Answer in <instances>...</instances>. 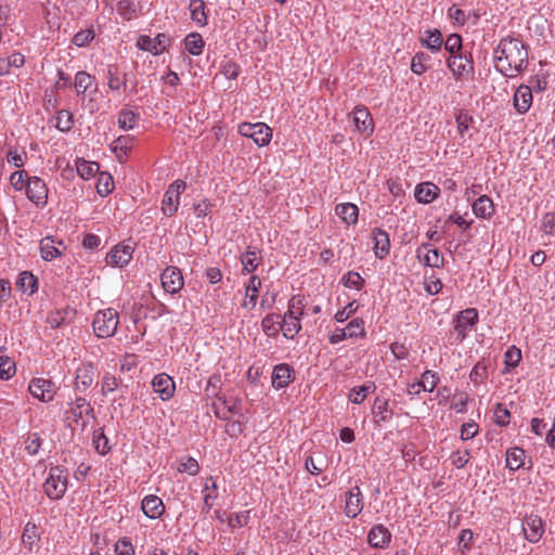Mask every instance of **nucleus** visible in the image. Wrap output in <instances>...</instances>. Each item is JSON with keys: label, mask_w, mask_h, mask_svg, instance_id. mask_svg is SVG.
<instances>
[{"label": "nucleus", "mask_w": 555, "mask_h": 555, "mask_svg": "<svg viewBox=\"0 0 555 555\" xmlns=\"http://www.w3.org/2000/svg\"><path fill=\"white\" fill-rule=\"evenodd\" d=\"M114 189L113 177L108 172H100L96 182V192L101 196H107Z\"/></svg>", "instance_id": "nucleus-48"}, {"label": "nucleus", "mask_w": 555, "mask_h": 555, "mask_svg": "<svg viewBox=\"0 0 555 555\" xmlns=\"http://www.w3.org/2000/svg\"><path fill=\"white\" fill-rule=\"evenodd\" d=\"M352 121L358 131L365 134L366 137L372 134L374 129L373 119L366 107H356L352 113Z\"/></svg>", "instance_id": "nucleus-22"}, {"label": "nucleus", "mask_w": 555, "mask_h": 555, "mask_svg": "<svg viewBox=\"0 0 555 555\" xmlns=\"http://www.w3.org/2000/svg\"><path fill=\"white\" fill-rule=\"evenodd\" d=\"M107 86L112 91H118L127 88V74H121L117 64H109L105 70Z\"/></svg>", "instance_id": "nucleus-29"}, {"label": "nucleus", "mask_w": 555, "mask_h": 555, "mask_svg": "<svg viewBox=\"0 0 555 555\" xmlns=\"http://www.w3.org/2000/svg\"><path fill=\"white\" fill-rule=\"evenodd\" d=\"M153 390L159 395V398L164 401L172 398L176 385L173 379L166 373H160L154 376L152 380Z\"/></svg>", "instance_id": "nucleus-18"}, {"label": "nucleus", "mask_w": 555, "mask_h": 555, "mask_svg": "<svg viewBox=\"0 0 555 555\" xmlns=\"http://www.w3.org/2000/svg\"><path fill=\"white\" fill-rule=\"evenodd\" d=\"M420 43L430 52L437 53L441 50L443 44V36L437 28L426 29L420 37Z\"/></svg>", "instance_id": "nucleus-27"}, {"label": "nucleus", "mask_w": 555, "mask_h": 555, "mask_svg": "<svg viewBox=\"0 0 555 555\" xmlns=\"http://www.w3.org/2000/svg\"><path fill=\"white\" fill-rule=\"evenodd\" d=\"M335 212L348 225L356 224L358 222L359 208L356 204H338L335 207Z\"/></svg>", "instance_id": "nucleus-33"}, {"label": "nucleus", "mask_w": 555, "mask_h": 555, "mask_svg": "<svg viewBox=\"0 0 555 555\" xmlns=\"http://www.w3.org/2000/svg\"><path fill=\"white\" fill-rule=\"evenodd\" d=\"M455 120L457 124V130L460 134L464 135V133L468 130L470 124H473L474 118L467 112L462 109L456 114Z\"/></svg>", "instance_id": "nucleus-63"}, {"label": "nucleus", "mask_w": 555, "mask_h": 555, "mask_svg": "<svg viewBox=\"0 0 555 555\" xmlns=\"http://www.w3.org/2000/svg\"><path fill=\"white\" fill-rule=\"evenodd\" d=\"M260 287V278L258 275H251L246 285L245 299L242 302L243 308L251 310L256 307Z\"/></svg>", "instance_id": "nucleus-30"}, {"label": "nucleus", "mask_w": 555, "mask_h": 555, "mask_svg": "<svg viewBox=\"0 0 555 555\" xmlns=\"http://www.w3.org/2000/svg\"><path fill=\"white\" fill-rule=\"evenodd\" d=\"M76 169L82 179L89 180L98 173L100 165L95 162L78 158L76 162Z\"/></svg>", "instance_id": "nucleus-40"}, {"label": "nucleus", "mask_w": 555, "mask_h": 555, "mask_svg": "<svg viewBox=\"0 0 555 555\" xmlns=\"http://www.w3.org/2000/svg\"><path fill=\"white\" fill-rule=\"evenodd\" d=\"M66 414H69L81 429L87 427V421L83 418L85 415L95 418L94 409L90 402L81 396H77L75 400L69 403V409L66 411Z\"/></svg>", "instance_id": "nucleus-6"}, {"label": "nucleus", "mask_w": 555, "mask_h": 555, "mask_svg": "<svg viewBox=\"0 0 555 555\" xmlns=\"http://www.w3.org/2000/svg\"><path fill=\"white\" fill-rule=\"evenodd\" d=\"M478 311L475 308H467L460 311L454 318V331L460 341L464 340L468 332L478 323Z\"/></svg>", "instance_id": "nucleus-7"}, {"label": "nucleus", "mask_w": 555, "mask_h": 555, "mask_svg": "<svg viewBox=\"0 0 555 555\" xmlns=\"http://www.w3.org/2000/svg\"><path fill=\"white\" fill-rule=\"evenodd\" d=\"M439 192V188L434 183L424 182L415 186L414 196L417 202L423 204H429L438 197Z\"/></svg>", "instance_id": "nucleus-32"}, {"label": "nucleus", "mask_w": 555, "mask_h": 555, "mask_svg": "<svg viewBox=\"0 0 555 555\" xmlns=\"http://www.w3.org/2000/svg\"><path fill=\"white\" fill-rule=\"evenodd\" d=\"M521 361V351L516 346H511L504 353V373L509 372L511 369H515Z\"/></svg>", "instance_id": "nucleus-47"}, {"label": "nucleus", "mask_w": 555, "mask_h": 555, "mask_svg": "<svg viewBox=\"0 0 555 555\" xmlns=\"http://www.w3.org/2000/svg\"><path fill=\"white\" fill-rule=\"evenodd\" d=\"M472 209L479 219H490L495 212V206L488 195H480L472 204Z\"/></svg>", "instance_id": "nucleus-31"}, {"label": "nucleus", "mask_w": 555, "mask_h": 555, "mask_svg": "<svg viewBox=\"0 0 555 555\" xmlns=\"http://www.w3.org/2000/svg\"><path fill=\"white\" fill-rule=\"evenodd\" d=\"M93 375L92 364L78 367L75 377V391L77 393H86L88 388L93 384Z\"/></svg>", "instance_id": "nucleus-26"}, {"label": "nucleus", "mask_w": 555, "mask_h": 555, "mask_svg": "<svg viewBox=\"0 0 555 555\" xmlns=\"http://www.w3.org/2000/svg\"><path fill=\"white\" fill-rule=\"evenodd\" d=\"M447 16L453 21L454 25L462 27L468 22L470 12L466 13L465 11L456 8V5H452L449 8Z\"/></svg>", "instance_id": "nucleus-55"}, {"label": "nucleus", "mask_w": 555, "mask_h": 555, "mask_svg": "<svg viewBox=\"0 0 555 555\" xmlns=\"http://www.w3.org/2000/svg\"><path fill=\"white\" fill-rule=\"evenodd\" d=\"M28 178L30 177L25 170L14 171L10 176V183L16 191L26 190Z\"/></svg>", "instance_id": "nucleus-61"}, {"label": "nucleus", "mask_w": 555, "mask_h": 555, "mask_svg": "<svg viewBox=\"0 0 555 555\" xmlns=\"http://www.w3.org/2000/svg\"><path fill=\"white\" fill-rule=\"evenodd\" d=\"M40 540V534L38 533V528L35 522L28 521L22 533V543L27 546L30 551L34 545Z\"/></svg>", "instance_id": "nucleus-42"}, {"label": "nucleus", "mask_w": 555, "mask_h": 555, "mask_svg": "<svg viewBox=\"0 0 555 555\" xmlns=\"http://www.w3.org/2000/svg\"><path fill=\"white\" fill-rule=\"evenodd\" d=\"M178 470L195 476L199 472L198 462L192 456H183L179 460Z\"/></svg>", "instance_id": "nucleus-54"}, {"label": "nucleus", "mask_w": 555, "mask_h": 555, "mask_svg": "<svg viewBox=\"0 0 555 555\" xmlns=\"http://www.w3.org/2000/svg\"><path fill=\"white\" fill-rule=\"evenodd\" d=\"M140 118L139 113L134 109L124 107L118 114V126L122 130H131L135 127Z\"/></svg>", "instance_id": "nucleus-37"}, {"label": "nucleus", "mask_w": 555, "mask_h": 555, "mask_svg": "<svg viewBox=\"0 0 555 555\" xmlns=\"http://www.w3.org/2000/svg\"><path fill=\"white\" fill-rule=\"evenodd\" d=\"M438 383V374L434 371L426 370L418 382L409 385L408 392L409 395H418L421 391L433 392Z\"/></svg>", "instance_id": "nucleus-17"}, {"label": "nucleus", "mask_w": 555, "mask_h": 555, "mask_svg": "<svg viewBox=\"0 0 555 555\" xmlns=\"http://www.w3.org/2000/svg\"><path fill=\"white\" fill-rule=\"evenodd\" d=\"M304 314L301 298L298 296H293L288 301L287 311L285 312V318L300 319Z\"/></svg>", "instance_id": "nucleus-58"}, {"label": "nucleus", "mask_w": 555, "mask_h": 555, "mask_svg": "<svg viewBox=\"0 0 555 555\" xmlns=\"http://www.w3.org/2000/svg\"><path fill=\"white\" fill-rule=\"evenodd\" d=\"M204 46L203 37L197 33H191L184 39L185 50L192 55L202 54Z\"/></svg>", "instance_id": "nucleus-43"}, {"label": "nucleus", "mask_w": 555, "mask_h": 555, "mask_svg": "<svg viewBox=\"0 0 555 555\" xmlns=\"http://www.w3.org/2000/svg\"><path fill=\"white\" fill-rule=\"evenodd\" d=\"M132 141L133 139L131 137L120 135L113 142L112 150L114 153H116V156L119 160L121 159V155L119 153H122L124 156H127L128 152L132 147Z\"/></svg>", "instance_id": "nucleus-49"}, {"label": "nucleus", "mask_w": 555, "mask_h": 555, "mask_svg": "<svg viewBox=\"0 0 555 555\" xmlns=\"http://www.w3.org/2000/svg\"><path fill=\"white\" fill-rule=\"evenodd\" d=\"M525 450L518 447L509 448L506 451V467L509 470H517L525 465Z\"/></svg>", "instance_id": "nucleus-36"}, {"label": "nucleus", "mask_w": 555, "mask_h": 555, "mask_svg": "<svg viewBox=\"0 0 555 555\" xmlns=\"http://www.w3.org/2000/svg\"><path fill=\"white\" fill-rule=\"evenodd\" d=\"M295 378V371L287 363H281L274 366L271 383L273 388L282 389L289 385Z\"/></svg>", "instance_id": "nucleus-19"}, {"label": "nucleus", "mask_w": 555, "mask_h": 555, "mask_svg": "<svg viewBox=\"0 0 555 555\" xmlns=\"http://www.w3.org/2000/svg\"><path fill=\"white\" fill-rule=\"evenodd\" d=\"M94 39V30L83 29L78 31L72 39V42L77 47H86Z\"/></svg>", "instance_id": "nucleus-62"}, {"label": "nucleus", "mask_w": 555, "mask_h": 555, "mask_svg": "<svg viewBox=\"0 0 555 555\" xmlns=\"http://www.w3.org/2000/svg\"><path fill=\"white\" fill-rule=\"evenodd\" d=\"M93 80V77L85 72L79 70L75 76V88L78 95L85 94V92L88 90V88L91 86Z\"/></svg>", "instance_id": "nucleus-53"}, {"label": "nucleus", "mask_w": 555, "mask_h": 555, "mask_svg": "<svg viewBox=\"0 0 555 555\" xmlns=\"http://www.w3.org/2000/svg\"><path fill=\"white\" fill-rule=\"evenodd\" d=\"M345 330L350 338L365 336L364 321L360 318L351 320Z\"/></svg>", "instance_id": "nucleus-56"}, {"label": "nucleus", "mask_w": 555, "mask_h": 555, "mask_svg": "<svg viewBox=\"0 0 555 555\" xmlns=\"http://www.w3.org/2000/svg\"><path fill=\"white\" fill-rule=\"evenodd\" d=\"M447 65L455 79H461L464 76L474 74V61L469 52H460L456 55H450L447 60Z\"/></svg>", "instance_id": "nucleus-5"}, {"label": "nucleus", "mask_w": 555, "mask_h": 555, "mask_svg": "<svg viewBox=\"0 0 555 555\" xmlns=\"http://www.w3.org/2000/svg\"><path fill=\"white\" fill-rule=\"evenodd\" d=\"M528 49V46L517 38H502L493 53L495 68L505 77H516L527 69Z\"/></svg>", "instance_id": "nucleus-1"}, {"label": "nucleus", "mask_w": 555, "mask_h": 555, "mask_svg": "<svg viewBox=\"0 0 555 555\" xmlns=\"http://www.w3.org/2000/svg\"><path fill=\"white\" fill-rule=\"evenodd\" d=\"M168 41L169 39L165 34H158L155 38L140 35L137 40V47L140 50L151 52L153 55H159L166 50Z\"/></svg>", "instance_id": "nucleus-11"}, {"label": "nucleus", "mask_w": 555, "mask_h": 555, "mask_svg": "<svg viewBox=\"0 0 555 555\" xmlns=\"http://www.w3.org/2000/svg\"><path fill=\"white\" fill-rule=\"evenodd\" d=\"M238 133L250 138L258 146H266L272 139V129L264 122H242L238 126Z\"/></svg>", "instance_id": "nucleus-4"}, {"label": "nucleus", "mask_w": 555, "mask_h": 555, "mask_svg": "<svg viewBox=\"0 0 555 555\" xmlns=\"http://www.w3.org/2000/svg\"><path fill=\"white\" fill-rule=\"evenodd\" d=\"M118 324V312L113 308H107L95 313L92 327L99 338H108L115 335Z\"/></svg>", "instance_id": "nucleus-2"}, {"label": "nucleus", "mask_w": 555, "mask_h": 555, "mask_svg": "<svg viewBox=\"0 0 555 555\" xmlns=\"http://www.w3.org/2000/svg\"><path fill=\"white\" fill-rule=\"evenodd\" d=\"M65 248L62 241H55L52 236H46L40 241V254L44 261H52L62 256Z\"/></svg>", "instance_id": "nucleus-21"}, {"label": "nucleus", "mask_w": 555, "mask_h": 555, "mask_svg": "<svg viewBox=\"0 0 555 555\" xmlns=\"http://www.w3.org/2000/svg\"><path fill=\"white\" fill-rule=\"evenodd\" d=\"M180 198L176 194H170L167 190L164 194L162 202V211L167 217H172L178 211L180 205Z\"/></svg>", "instance_id": "nucleus-44"}, {"label": "nucleus", "mask_w": 555, "mask_h": 555, "mask_svg": "<svg viewBox=\"0 0 555 555\" xmlns=\"http://www.w3.org/2000/svg\"><path fill=\"white\" fill-rule=\"evenodd\" d=\"M16 286L24 293L33 295L38 289V279L30 271H23L18 274Z\"/></svg>", "instance_id": "nucleus-34"}, {"label": "nucleus", "mask_w": 555, "mask_h": 555, "mask_svg": "<svg viewBox=\"0 0 555 555\" xmlns=\"http://www.w3.org/2000/svg\"><path fill=\"white\" fill-rule=\"evenodd\" d=\"M48 186L41 178L37 176L28 178L26 196L31 203L38 207H44L48 201Z\"/></svg>", "instance_id": "nucleus-8"}, {"label": "nucleus", "mask_w": 555, "mask_h": 555, "mask_svg": "<svg viewBox=\"0 0 555 555\" xmlns=\"http://www.w3.org/2000/svg\"><path fill=\"white\" fill-rule=\"evenodd\" d=\"M391 541V532L383 524L374 525L367 533V543L373 548H387Z\"/></svg>", "instance_id": "nucleus-16"}, {"label": "nucleus", "mask_w": 555, "mask_h": 555, "mask_svg": "<svg viewBox=\"0 0 555 555\" xmlns=\"http://www.w3.org/2000/svg\"><path fill=\"white\" fill-rule=\"evenodd\" d=\"M444 49L451 54L456 55L462 50V37L459 34H451L447 37L446 41H443Z\"/></svg>", "instance_id": "nucleus-57"}, {"label": "nucleus", "mask_w": 555, "mask_h": 555, "mask_svg": "<svg viewBox=\"0 0 555 555\" xmlns=\"http://www.w3.org/2000/svg\"><path fill=\"white\" fill-rule=\"evenodd\" d=\"M373 241V251L378 259H384L389 255L390 240L386 231L374 228L371 232Z\"/></svg>", "instance_id": "nucleus-20"}, {"label": "nucleus", "mask_w": 555, "mask_h": 555, "mask_svg": "<svg viewBox=\"0 0 555 555\" xmlns=\"http://www.w3.org/2000/svg\"><path fill=\"white\" fill-rule=\"evenodd\" d=\"M261 251L257 247L248 246L246 251L240 256V261L243 266L242 273L248 274L257 270L261 263Z\"/></svg>", "instance_id": "nucleus-23"}, {"label": "nucleus", "mask_w": 555, "mask_h": 555, "mask_svg": "<svg viewBox=\"0 0 555 555\" xmlns=\"http://www.w3.org/2000/svg\"><path fill=\"white\" fill-rule=\"evenodd\" d=\"M133 247L130 245L118 244L114 246L106 255V263L109 266L122 268L132 259Z\"/></svg>", "instance_id": "nucleus-13"}, {"label": "nucleus", "mask_w": 555, "mask_h": 555, "mask_svg": "<svg viewBox=\"0 0 555 555\" xmlns=\"http://www.w3.org/2000/svg\"><path fill=\"white\" fill-rule=\"evenodd\" d=\"M376 390V385L373 382H367L364 385L357 386L350 389L348 399L354 404H361L369 393H373Z\"/></svg>", "instance_id": "nucleus-35"}, {"label": "nucleus", "mask_w": 555, "mask_h": 555, "mask_svg": "<svg viewBox=\"0 0 555 555\" xmlns=\"http://www.w3.org/2000/svg\"><path fill=\"white\" fill-rule=\"evenodd\" d=\"M25 450L29 455H36L41 446V438L38 433H30L24 440Z\"/></svg>", "instance_id": "nucleus-59"}, {"label": "nucleus", "mask_w": 555, "mask_h": 555, "mask_svg": "<svg viewBox=\"0 0 555 555\" xmlns=\"http://www.w3.org/2000/svg\"><path fill=\"white\" fill-rule=\"evenodd\" d=\"M489 361H478L470 371L469 378L475 385L482 384L488 378Z\"/></svg>", "instance_id": "nucleus-45"}, {"label": "nucleus", "mask_w": 555, "mask_h": 555, "mask_svg": "<svg viewBox=\"0 0 555 555\" xmlns=\"http://www.w3.org/2000/svg\"><path fill=\"white\" fill-rule=\"evenodd\" d=\"M249 514H250V511H244V512H241V513H233L228 518V525L232 529L242 528L244 526H247V524L249 521V518H250Z\"/></svg>", "instance_id": "nucleus-60"}, {"label": "nucleus", "mask_w": 555, "mask_h": 555, "mask_svg": "<svg viewBox=\"0 0 555 555\" xmlns=\"http://www.w3.org/2000/svg\"><path fill=\"white\" fill-rule=\"evenodd\" d=\"M430 60V56L425 52H417L411 60V70L415 75H423L427 70L426 63Z\"/></svg>", "instance_id": "nucleus-51"}, {"label": "nucleus", "mask_w": 555, "mask_h": 555, "mask_svg": "<svg viewBox=\"0 0 555 555\" xmlns=\"http://www.w3.org/2000/svg\"><path fill=\"white\" fill-rule=\"evenodd\" d=\"M340 281L345 287L354 288L357 291L362 289L365 284L364 279L358 272L354 271H348L347 273H345Z\"/></svg>", "instance_id": "nucleus-50"}, {"label": "nucleus", "mask_w": 555, "mask_h": 555, "mask_svg": "<svg viewBox=\"0 0 555 555\" xmlns=\"http://www.w3.org/2000/svg\"><path fill=\"white\" fill-rule=\"evenodd\" d=\"M116 555H134V547L128 538L119 539L115 544Z\"/></svg>", "instance_id": "nucleus-64"}, {"label": "nucleus", "mask_w": 555, "mask_h": 555, "mask_svg": "<svg viewBox=\"0 0 555 555\" xmlns=\"http://www.w3.org/2000/svg\"><path fill=\"white\" fill-rule=\"evenodd\" d=\"M191 18L198 26L207 25V15L205 12V2L203 0L190 1Z\"/></svg>", "instance_id": "nucleus-39"}, {"label": "nucleus", "mask_w": 555, "mask_h": 555, "mask_svg": "<svg viewBox=\"0 0 555 555\" xmlns=\"http://www.w3.org/2000/svg\"><path fill=\"white\" fill-rule=\"evenodd\" d=\"M55 384L51 379L34 378L28 385V390L33 397L41 402H51L55 395Z\"/></svg>", "instance_id": "nucleus-9"}, {"label": "nucleus", "mask_w": 555, "mask_h": 555, "mask_svg": "<svg viewBox=\"0 0 555 555\" xmlns=\"http://www.w3.org/2000/svg\"><path fill=\"white\" fill-rule=\"evenodd\" d=\"M261 327L268 336L278 335L281 330V315L276 313L266 315L261 321Z\"/></svg>", "instance_id": "nucleus-41"}, {"label": "nucleus", "mask_w": 555, "mask_h": 555, "mask_svg": "<svg viewBox=\"0 0 555 555\" xmlns=\"http://www.w3.org/2000/svg\"><path fill=\"white\" fill-rule=\"evenodd\" d=\"M74 126V116L69 111L61 109L56 116L55 127L62 132H68Z\"/></svg>", "instance_id": "nucleus-52"}, {"label": "nucleus", "mask_w": 555, "mask_h": 555, "mask_svg": "<svg viewBox=\"0 0 555 555\" xmlns=\"http://www.w3.org/2000/svg\"><path fill=\"white\" fill-rule=\"evenodd\" d=\"M416 257L424 264L431 268L443 267V257L437 248L431 247L429 243H423L416 249Z\"/></svg>", "instance_id": "nucleus-14"}, {"label": "nucleus", "mask_w": 555, "mask_h": 555, "mask_svg": "<svg viewBox=\"0 0 555 555\" xmlns=\"http://www.w3.org/2000/svg\"><path fill=\"white\" fill-rule=\"evenodd\" d=\"M281 330L287 339H293L301 330L300 319L285 318L281 319Z\"/></svg>", "instance_id": "nucleus-46"}, {"label": "nucleus", "mask_w": 555, "mask_h": 555, "mask_svg": "<svg viewBox=\"0 0 555 555\" xmlns=\"http://www.w3.org/2000/svg\"><path fill=\"white\" fill-rule=\"evenodd\" d=\"M68 486L67 473L61 466L51 467L49 476L43 483V491L50 500H60L64 496Z\"/></svg>", "instance_id": "nucleus-3"}, {"label": "nucleus", "mask_w": 555, "mask_h": 555, "mask_svg": "<svg viewBox=\"0 0 555 555\" xmlns=\"http://www.w3.org/2000/svg\"><path fill=\"white\" fill-rule=\"evenodd\" d=\"M363 494L359 486H354L346 492L345 515L349 518H356L363 511Z\"/></svg>", "instance_id": "nucleus-15"}, {"label": "nucleus", "mask_w": 555, "mask_h": 555, "mask_svg": "<svg viewBox=\"0 0 555 555\" xmlns=\"http://www.w3.org/2000/svg\"><path fill=\"white\" fill-rule=\"evenodd\" d=\"M372 414L376 425L390 421L393 415V411L389 406V400L376 397L372 406Z\"/></svg>", "instance_id": "nucleus-25"}, {"label": "nucleus", "mask_w": 555, "mask_h": 555, "mask_svg": "<svg viewBox=\"0 0 555 555\" xmlns=\"http://www.w3.org/2000/svg\"><path fill=\"white\" fill-rule=\"evenodd\" d=\"M92 443L95 451L101 455H106L112 449L109 440L105 436L103 428H98L93 430Z\"/></svg>", "instance_id": "nucleus-38"}, {"label": "nucleus", "mask_w": 555, "mask_h": 555, "mask_svg": "<svg viewBox=\"0 0 555 555\" xmlns=\"http://www.w3.org/2000/svg\"><path fill=\"white\" fill-rule=\"evenodd\" d=\"M142 512L151 519L159 518L165 512V505L156 495L150 494L142 500Z\"/></svg>", "instance_id": "nucleus-28"}, {"label": "nucleus", "mask_w": 555, "mask_h": 555, "mask_svg": "<svg viewBox=\"0 0 555 555\" xmlns=\"http://www.w3.org/2000/svg\"><path fill=\"white\" fill-rule=\"evenodd\" d=\"M522 530L530 543H537L544 533V522L540 516L531 514L522 520Z\"/></svg>", "instance_id": "nucleus-12"}, {"label": "nucleus", "mask_w": 555, "mask_h": 555, "mask_svg": "<svg viewBox=\"0 0 555 555\" xmlns=\"http://www.w3.org/2000/svg\"><path fill=\"white\" fill-rule=\"evenodd\" d=\"M160 280L164 291L169 294H177L184 285L180 269L172 266L162 272Z\"/></svg>", "instance_id": "nucleus-10"}, {"label": "nucleus", "mask_w": 555, "mask_h": 555, "mask_svg": "<svg viewBox=\"0 0 555 555\" xmlns=\"http://www.w3.org/2000/svg\"><path fill=\"white\" fill-rule=\"evenodd\" d=\"M513 104L519 114H526L532 104L531 87L520 85L515 91Z\"/></svg>", "instance_id": "nucleus-24"}]
</instances>
